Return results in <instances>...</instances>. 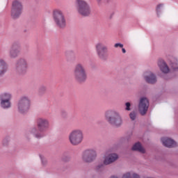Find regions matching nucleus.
Here are the masks:
<instances>
[{"label": "nucleus", "mask_w": 178, "mask_h": 178, "mask_svg": "<svg viewBox=\"0 0 178 178\" xmlns=\"http://www.w3.org/2000/svg\"><path fill=\"white\" fill-rule=\"evenodd\" d=\"M37 126L38 129L37 128H31L29 130V136L31 138L40 140V138H42V134L40 132L47 131L49 129V120L40 118L37 120Z\"/></svg>", "instance_id": "nucleus-1"}, {"label": "nucleus", "mask_w": 178, "mask_h": 178, "mask_svg": "<svg viewBox=\"0 0 178 178\" xmlns=\"http://www.w3.org/2000/svg\"><path fill=\"white\" fill-rule=\"evenodd\" d=\"M104 118L111 126L113 127H121L123 124V118L120 113L115 110L106 111Z\"/></svg>", "instance_id": "nucleus-2"}, {"label": "nucleus", "mask_w": 178, "mask_h": 178, "mask_svg": "<svg viewBox=\"0 0 178 178\" xmlns=\"http://www.w3.org/2000/svg\"><path fill=\"white\" fill-rule=\"evenodd\" d=\"M14 70L18 76H25L29 71V62L24 57L19 58L15 64Z\"/></svg>", "instance_id": "nucleus-3"}, {"label": "nucleus", "mask_w": 178, "mask_h": 178, "mask_svg": "<svg viewBox=\"0 0 178 178\" xmlns=\"http://www.w3.org/2000/svg\"><path fill=\"white\" fill-rule=\"evenodd\" d=\"M73 76L74 80L77 83H84L87 80V72H86V67L81 63H77L75 65L73 72Z\"/></svg>", "instance_id": "nucleus-4"}, {"label": "nucleus", "mask_w": 178, "mask_h": 178, "mask_svg": "<svg viewBox=\"0 0 178 178\" xmlns=\"http://www.w3.org/2000/svg\"><path fill=\"white\" fill-rule=\"evenodd\" d=\"M30 108H31V99L30 97L23 95L19 97L17 104V109L19 113H26Z\"/></svg>", "instance_id": "nucleus-5"}, {"label": "nucleus", "mask_w": 178, "mask_h": 178, "mask_svg": "<svg viewBox=\"0 0 178 178\" xmlns=\"http://www.w3.org/2000/svg\"><path fill=\"white\" fill-rule=\"evenodd\" d=\"M76 10L81 16L88 17L91 15V7L84 0H76Z\"/></svg>", "instance_id": "nucleus-6"}, {"label": "nucleus", "mask_w": 178, "mask_h": 178, "mask_svg": "<svg viewBox=\"0 0 178 178\" xmlns=\"http://www.w3.org/2000/svg\"><path fill=\"white\" fill-rule=\"evenodd\" d=\"M69 141L72 145H79L83 142L84 135L81 129H74L72 130L68 136Z\"/></svg>", "instance_id": "nucleus-7"}, {"label": "nucleus", "mask_w": 178, "mask_h": 178, "mask_svg": "<svg viewBox=\"0 0 178 178\" xmlns=\"http://www.w3.org/2000/svg\"><path fill=\"white\" fill-rule=\"evenodd\" d=\"M53 19L54 23H56L59 29H65V27H66V19L62 10L59 9L53 10Z\"/></svg>", "instance_id": "nucleus-8"}, {"label": "nucleus", "mask_w": 178, "mask_h": 178, "mask_svg": "<svg viewBox=\"0 0 178 178\" xmlns=\"http://www.w3.org/2000/svg\"><path fill=\"white\" fill-rule=\"evenodd\" d=\"M23 12V4L19 0H14L12 3L10 16L12 19H19Z\"/></svg>", "instance_id": "nucleus-9"}, {"label": "nucleus", "mask_w": 178, "mask_h": 178, "mask_svg": "<svg viewBox=\"0 0 178 178\" xmlns=\"http://www.w3.org/2000/svg\"><path fill=\"white\" fill-rule=\"evenodd\" d=\"M12 94L5 92L0 95V106L3 109L12 108Z\"/></svg>", "instance_id": "nucleus-10"}, {"label": "nucleus", "mask_w": 178, "mask_h": 178, "mask_svg": "<svg viewBox=\"0 0 178 178\" xmlns=\"http://www.w3.org/2000/svg\"><path fill=\"white\" fill-rule=\"evenodd\" d=\"M95 49L99 59L102 60H106L108 59V47L106 45L99 42L95 45Z\"/></svg>", "instance_id": "nucleus-11"}, {"label": "nucleus", "mask_w": 178, "mask_h": 178, "mask_svg": "<svg viewBox=\"0 0 178 178\" xmlns=\"http://www.w3.org/2000/svg\"><path fill=\"white\" fill-rule=\"evenodd\" d=\"M97 159V151L93 149H86L82 154V161L85 163H92Z\"/></svg>", "instance_id": "nucleus-12"}, {"label": "nucleus", "mask_w": 178, "mask_h": 178, "mask_svg": "<svg viewBox=\"0 0 178 178\" xmlns=\"http://www.w3.org/2000/svg\"><path fill=\"white\" fill-rule=\"evenodd\" d=\"M149 108V100L147 97H140L138 104V111L142 116L147 115Z\"/></svg>", "instance_id": "nucleus-13"}, {"label": "nucleus", "mask_w": 178, "mask_h": 178, "mask_svg": "<svg viewBox=\"0 0 178 178\" xmlns=\"http://www.w3.org/2000/svg\"><path fill=\"white\" fill-rule=\"evenodd\" d=\"M119 159V154L116 153H110L104 156L103 165L108 166V165H112L115 163L116 161Z\"/></svg>", "instance_id": "nucleus-14"}, {"label": "nucleus", "mask_w": 178, "mask_h": 178, "mask_svg": "<svg viewBox=\"0 0 178 178\" xmlns=\"http://www.w3.org/2000/svg\"><path fill=\"white\" fill-rule=\"evenodd\" d=\"M20 55V46L17 44H13L10 48L8 56L10 59H16Z\"/></svg>", "instance_id": "nucleus-15"}, {"label": "nucleus", "mask_w": 178, "mask_h": 178, "mask_svg": "<svg viewBox=\"0 0 178 178\" xmlns=\"http://www.w3.org/2000/svg\"><path fill=\"white\" fill-rule=\"evenodd\" d=\"M144 80L149 84H155L156 83V76L151 71H147L143 74Z\"/></svg>", "instance_id": "nucleus-16"}, {"label": "nucleus", "mask_w": 178, "mask_h": 178, "mask_svg": "<svg viewBox=\"0 0 178 178\" xmlns=\"http://www.w3.org/2000/svg\"><path fill=\"white\" fill-rule=\"evenodd\" d=\"M161 143H163L164 147H167L168 148L177 147V143L170 138H168V137L162 138Z\"/></svg>", "instance_id": "nucleus-17"}, {"label": "nucleus", "mask_w": 178, "mask_h": 178, "mask_svg": "<svg viewBox=\"0 0 178 178\" xmlns=\"http://www.w3.org/2000/svg\"><path fill=\"white\" fill-rule=\"evenodd\" d=\"M158 66L163 73L168 74L170 72L168 64H166V62L162 59L159 60Z\"/></svg>", "instance_id": "nucleus-18"}, {"label": "nucleus", "mask_w": 178, "mask_h": 178, "mask_svg": "<svg viewBox=\"0 0 178 178\" xmlns=\"http://www.w3.org/2000/svg\"><path fill=\"white\" fill-rule=\"evenodd\" d=\"M8 72V63L5 60L0 58V77H2L6 74Z\"/></svg>", "instance_id": "nucleus-19"}, {"label": "nucleus", "mask_w": 178, "mask_h": 178, "mask_svg": "<svg viewBox=\"0 0 178 178\" xmlns=\"http://www.w3.org/2000/svg\"><path fill=\"white\" fill-rule=\"evenodd\" d=\"M132 151H137L138 152H140V154H145L147 152V150H145V148L143 147V145L140 143V142H138L135 143L132 147Z\"/></svg>", "instance_id": "nucleus-20"}, {"label": "nucleus", "mask_w": 178, "mask_h": 178, "mask_svg": "<svg viewBox=\"0 0 178 178\" xmlns=\"http://www.w3.org/2000/svg\"><path fill=\"white\" fill-rule=\"evenodd\" d=\"M109 178H119L116 175H112ZM122 178H140V175L136 173L131 174L130 172H127L122 174Z\"/></svg>", "instance_id": "nucleus-21"}, {"label": "nucleus", "mask_w": 178, "mask_h": 178, "mask_svg": "<svg viewBox=\"0 0 178 178\" xmlns=\"http://www.w3.org/2000/svg\"><path fill=\"white\" fill-rule=\"evenodd\" d=\"M129 118L131 120H136L137 119V113L136 111H131L129 113Z\"/></svg>", "instance_id": "nucleus-22"}, {"label": "nucleus", "mask_w": 178, "mask_h": 178, "mask_svg": "<svg viewBox=\"0 0 178 178\" xmlns=\"http://www.w3.org/2000/svg\"><path fill=\"white\" fill-rule=\"evenodd\" d=\"M9 143H10V139H9V138H6L3 140V145H4V147H6L9 145Z\"/></svg>", "instance_id": "nucleus-23"}, {"label": "nucleus", "mask_w": 178, "mask_h": 178, "mask_svg": "<svg viewBox=\"0 0 178 178\" xmlns=\"http://www.w3.org/2000/svg\"><path fill=\"white\" fill-rule=\"evenodd\" d=\"M125 111H131V108H130V106H131V104H130V102H127L125 104Z\"/></svg>", "instance_id": "nucleus-24"}, {"label": "nucleus", "mask_w": 178, "mask_h": 178, "mask_svg": "<svg viewBox=\"0 0 178 178\" xmlns=\"http://www.w3.org/2000/svg\"><path fill=\"white\" fill-rule=\"evenodd\" d=\"M45 91H47V87H45V86H41L39 88V92H41V93L45 92Z\"/></svg>", "instance_id": "nucleus-25"}, {"label": "nucleus", "mask_w": 178, "mask_h": 178, "mask_svg": "<svg viewBox=\"0 0 178 178\" xmlns=\"http://www.w3.org/2000/svg\"><path fill=\"white\" fill-rule=\"evenodd\" d=\"M42 166H47V165H48V160L42 159Z\"/></svg>", "instance_id": "nucleus-26"}, {"label": "nucleus", "mask_w": 178, "mask_h": 178, "mask_svg": "<svg viewBox=\"0 0 178 178\" xmlns=\"http://www.w3.org/2000/svg\"><path fill=\"white\" fill-rule=\"evenodd\" d=\"M114 47H115V48H118V47L120 48H123V44H122V43H116V44H115Z\"/></svg>", "instance_id": "nucleus-27"}, {"label": "nucleus", "mask_w": 178, "mask_h": 178, "mask_svg": "<svg viewBox=\"0 0 178 178\" xmlns=\"http://www.w3.org/2000/svg\"><path fill=\"white\" fill-rule=\"evenodd\" d=\"M63 159V161H65V162H68V161H70V156L64 157Z\"/></svg>", "instance_id": "nucleus-28"}, {"label": "nucleus", "mask_w": 178, "mask_h": 178, "mask_svg": "<svg viewBox=\"0 0 178 178\" xmlns=\"http://www.w3.org/2000/svg\"><path fill=\"white\" fill-rule=\"evenodd\" d=\"M162 8V6L161 5H159L158 6H157V9H156V10H157V12H161V8Z\"/></svg>", "instance_id": "nucleus-29"}, {"label": "nucleus", "mask_w": 178, "mask_h": 178, "mask_svg": "<svg viewBox=\"0 0 178 178\" xmlns=\"http://www.w3.org/2000/svg\"><path fill=\"white\" fill-rule=\"evenodd\" d=\"M122 51L123 54H126V49L124 48H122Z\"/></svg>", "instance_id": "nucleus-30"}, {"label": "nucleus", "mask_w": 178, "mask_h": 178, "mask_svg": "<svg viewBox=\"0 0 178 178\" xmlns=\"http://www.w3.org/2000/svg\"><path fill=\"white\" fill-rule=\"evenodd\" d=\"M98 2H101V0H97Z\"/></svg>", "instance_id": "nucleus-31"}]
</instances>
